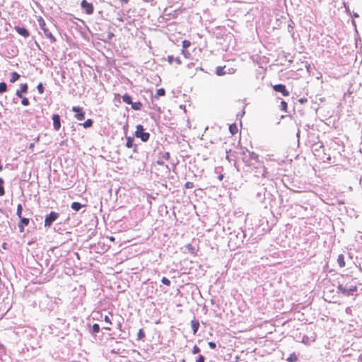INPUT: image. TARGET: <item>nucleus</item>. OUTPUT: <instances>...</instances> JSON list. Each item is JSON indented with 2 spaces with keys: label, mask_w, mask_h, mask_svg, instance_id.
Here are the masks:
<instances>
[{
  "label": "nucleus",
  "mask_w": 362,
  "mask_h": 362,
  "mask_svg": "<svg viewBox=\"0 0 362 362\" xmlns=\"http://www.w3.org/2000/svg\"><path fill=\"white\" fill-rule=\"evenodd\" d=\"M161 281L163 284H165L168 286H169L170 285V281L166 277H163L161 279Z\"/></svg>",
  "instance_id": "nucleus-34"
},
{
  "label": "nucleus",
  "mask_w": 362,
  "mask_h": 362,
  "mask_svg": "<svg viewBox=\"0 0 362 362\" xmlns=\"http://www.w3.org/2000/svg\"><path fill=\"white\" fill-rule=\"evenodd\" d=\"M7 90V85L6 83L4 82H1L0 83V93H4L6 92Z\"/></svg>",
  "instance_id": "nucleus-29"
},
{
  "label": "nucleus",
  "mask_w": 362,
  "mask_h": 362,
  "mask_svg": "<svg viewBox=\"0 0 362 362\" xmlns=\"http://www.w3.org/2000/svg\"><path fill=\"white\" fill-rule=\"evenodd\" d=\"M59 216V214L57 212L52 211L49 214L45 216V226L50 227L54 221H55Z\"/></svg>",
  "instance_id": "nucleus-5"
},
{
  "label": "nucleus",
  "mask_w": 362,
  "mask_h": 362,
  "mask_svg": "<svg viewBox=\"0 0 362 362\" xmlns=\"http://www.w3.org/2000/svg\"><path fill=\"white\" fill-rule=\"evenodd\" d=\"M120 2L124 4H127L129 2V0H120Z\"/></svg>",
  "instance_id": "nucleus-42"
},
{
  "label": "nucleus",
  "mask_w": 362,
  "mask_h": 362,
  "mask_svg": "<svg viewBox=\"0 0 362 362\" xmlns=\"http://www.w3.org/2000/svg\"><path fill=\"white\" fill-rule=\"evenodd\" d=\"M29 148H30V149H33V148H34V144H33V143H32V144H30V146H29Z\"/></svg>",
  "instance_id": "nucleus-44"
},
{
  "label": "nucleus",
  "mask_w": 362,
  "mask_h": 362,
  "mask_svg": "<svg viewBox=\"0 0 362 362\" xmlns=\"http://www.w3.org/2000/svg\"><path fill=\"white\" fill-rule=\"evenodd\" d=\"M199 351H200V349L197 345H194L192 349V354H197L199 353Z\"/></svg>",
  "instance_id": "nucleus-37"
},
{
  "label": "nucleus",
  "mask_w": 362,
  "mask_h": 362,
  "mask_svg": "<svg viewBox=\"0 0 362 362\" xmlns=\"http://www.w3.org/2000/svg\"><path fill=\"white\" fill-rule=\"evenodd\" d=\"M205 358L203 355H200L196 362H204Z\"/></svg>",
  "instance_id": "nucleus-39"
},
{
  "label": "nucleus",
  "mask_w": 362,
  "mask_h": 362,
  "mask_svg": "<svg viewBox=\"0 0 362 362\" xmlns=\"http://www.w3.org/2000/svg\"><path fill=\"white\" fill-rule=\"evenodd\" d=\"M71 110L76 112L75 118L77 120H83L85 117V112L83 110L82 107L74 106L72 107Z\"/></svg>",
  "instance_id": "nucleus-8"
},
{
  "label": "nucleus",
  "mask_w": 362,
  "mask_h": 362,
  "mask_svg": "<svg viewBox=\"0 0 362 362\" xmlns=\"http://www.w3.org/2000/svg\"><path fill=\"white\" fill-rule=\"evenodd\" d=\"M38 23L40 28L43 30L45 36L49 39L51 42H54L56 41V38L52 34V33L46 28V23L42 17H40V18L38 19Z\"/></svg>",
  "instance_id": "nucleus-2"
},
{
  "label": "nucleus",
  "mask_w": 362,
  "mask_h": 362,
  "mask_svg": "<svg viewBox=\"0 0 362 362\" xmlns=\"http://www.w3.org/2000/svg\"><path fill=\"white\" fill-rule=\"evenodd\" d=\"M4 180L0 177V197L4 196L5 194V190L4 187Z\"/></svg>",
  "instance_id": "nucleus-26"
},
{
  "label": "nucleus",
  "mask_w": 362,
  "mask_h": 362,
  "mask_svg": "<svg viewBox=\"0 0 362 362\" xmlns=\"http://www.w3.org/2000/svg\"><path fill=\"white\" fill-rule=\"evenodd\" d=\"M112 314H110V317L108 316V315H105V317H104V320L105 322L107 324V326L106 327H104V329H107V330H111V327L110 326L112 325Z\"/></svg>",
  "instance_id": "nucleus-15"
},
{
  "label": "nucleus",
  "mask_w": 362,
  "mask_h": 362,
  "mask_svg": "<svg viewBox=\"0 0 362 362\" xmlns=\"http://www.w3.org/2000/svg\"><path fill=\"white\" fill-rule=\"evenodd\" d=\"M135 136L138 138H140L142 141H147L150 137L149 133L144 132V129L141 124H138L136 126Z\"/></svg>",
  "instance_id": "nucleus-4"
},
{
  "label": "nucleus",
  "mask_w": 362,
  "mask_h": 362,
  "mask_svg": "<svg viewBox=\"0 0 362 362\" xmlns=\"http://www.w3.org/2000/svg\"><path fill=\"white\" fill-rule=\"evenodd\" d=\"M110 240L111 241H114V240H115V238H114V237H110Z\"/></svg>",
  "instance_id": "nucleus-46"
},
{
  "label": "nucleus",
  "mask_w": 362,
  "mask_h": 362,
  "mask_svg": "<svg viewBox=\"0 0 362 362\" xmlns=\"http://www.w3.org/2000/svg\"><path fill=\"white\" fill-rule=\"evenodd\" d=\"M182 49L181 51V54L186 58L189 59L191 57V53L187 49L189 47L191 46L190 41L187 40H184L182 41Z\"/></svg>",
  "instance_id": "nucleus-7"
},
{
  "label": "nucleus",
  "mask_w": 362,
  "mask_h": 362,
  "mask_svg": "<svg viewBox=\"0 0 362 362\" xmlns=\"http://www.w3.org/2000/svg\"><path fill=\"white\" fill-rule=\"evenodd\" d=\"M122 100L126 104L131 105L132 108L134 110H140L142 107V103L141 102L137 101L133 103L131 96L127 93L124 94L122 96Z\"/></svg>",
  "instance_id": "nucleus-3"
},
{
  "label": "nucleus",
  "mask_w": 362,
  "mask_h": 362,
  "mask_svg": "<svg viewBox=\"0 0 362 362\" xmlns=\"http://www.w3.org/2000/svg\"><path fill=\"white\" fill-rule=\"evenodd\" d=\"M298 358V356L295 353H292L290 356L286 358L288 362H296Z\"/></svg>",
  "instance_id": "nucleus-21"
},
{
  "label": "nucleus",
  "mask_w": 362,
  "mask_h": 362,
  "mask_svg": "<svg viewBox=\"0 0 362 362\" xmlns=\"http://www.w3.org/2000/svg\"><path fill=\"white\" fill-rule=\"evenodd\" d=\"M22 210H23L22 205L21 204H19L17 206V210H16V215L18 216V218L22 217Z\"/></svg>",
  "instance_id": "nucleus-27"
},
{
  "label": "nucleus",
  "mask_w": 362,
  "mask_h": 362,
  "mask_svg": "<svg viewBox=\"0 0 362 362\" xmlns=\"http://www.w3.org/2000/svg\"><path fill=\"white\" fill-rule=\"evenodd\" d=\"M82 206L83 205L81 204L76 202H73L71 205V209L75 211H78L82 208Z\"/></svg>",
  "instance_id": "nucleus-19"
},
{
  "label": "nucleus",
  "mask_w": 362,
  "mask_h": 362,
  "mask_svg": "<svg viewBox=\"0 0 362 362\" xmlns=\"http://www.w3.org/2000/svg\"><path fill=\"white\" fill-rule=\"evenodd\" d=\"M20 78V74L17 72H12L11 74L10 82L14 83Z\"/></svg>",
  "instance_id": "nucleus-20"
},
{
  "label": "nucleus",
  "mask_w": 362,
  "mask_h": 362,
  "mask_svg": "<svg viewBox=\"0 0 362 362\" xmlns=\"http://www.w3.org/2000/svg\"><path fill=\"white\" fill-rule=\"evenodd\" d=\"M181 362H185V360L182 359Z\"/></svg>",
  "instance_id": "nucleus-47"
},
{
  "label": "nucleus",
  "mask_w": 362,
  "mask_h": 362,
  "mask_svg": "<svg viewBox=\"0 0 362 362\" xmlns=\"http://www.w3.org/2000/svg\"><path fill=\"white\" fill-rule=\"evenodd\" d=\"M22 99L21 100V104L24 106H28L29 105V100L27 98L25 97H23V98H21Z\"/></svg>",
  "instance_id": "nucleus-32"
},
{
  "label": "nucleus",
  "mask_w": 362,
  "mask_h": 362,
  "mask_svg": "<svg viewBox=\"0 0 362 362\" xmlns=\"http://www.w3.org/2000/svg\"><path fill=\"white\" fill-rule=\"evenodd\" d=\"M218 180H222L223 178V175H220L218 177Z\"/></svg>",
  "instance_id": "nucleus-43"
},
{
  "label": "nucleus",
  "mask_w": 362,
  "mask_h": 362,
  "mask_svg": "<svg viewBox=\"0 0 362 362\" xmlns=\"http://www.w3.org/2000/svg\"><path fill=\"white\" fill-rule=\"evenodd\" d=\"M208 345H209V346L211 349H216V343H214V342H213V341H210V342H209V343H208Z\"/></svg>",
  "instance_id": "nucleus-38"
},
{
  "label": "nucleus",
  "mask_w": 362,
  "mask_h": 362,
  "mask_svg": "<svg viewBox=\"0 0 362 362\" xmlns=\"http://www.w3.org/2000/svg\"><path fill=\"white\" fill-rule=\"evenodd\" d=\"M145 337V333L142 329H140L137 334V338L139 340H142Z\"/></svg>",
  "instance_id": "nucleus-28"
},
{
  "label": "nucleus",
  "mask_w": 362,
  "mask_h": 362,
  "mask_svg": "<svg viewBox=\"0 0 362 362\" xmlns=\"http://www.w3.org/2000/svg\"><path fill=\"white\" fill-rule=\"evenodd\" d=\"M157 163H158V165H163V163L162 161H160V160H158V161H157Z\"/></svg>",
  "instance_id": "nucleus-45"
},
{
  "label": "nucleus",
  "mask_w": 362,
  "mask_h": 362,
  "mask_svg": "<svg viewBox=\"0 0 362 362\" xmlns=\"http://www.w3.org/2000/svg\"><path fill=\"white\" fill-rule=\"evenodd\" d=\"M168 62L170 64H173V62H175L177 65H180V64H182V62H181V60H180V59L179 57L175 58L172 55L168 56Z\"/></svg>",
  "instance_id": "nucleus-16"
},
{
  "label": "nucleus",
  "mask_w": 362,
  "mask_h": 362,
  "mask_svg": "<svg viewBox=\"0 0 362 362\" xmlns=\"http://www.w3.org/2000/svg\"><path fill=\"white\" fill-rule=\"evenodd\" d=\"M93 331L95 333H98L100 331V326L98 324H93Z\"/></svg>",
  "instance_id": "nucleus-36"
},
{
  "label": "nucleus",
  "mask_w": 362,
  "mask_h": 362,
  "mask_svg": "<svg viewBox=\"0 0 362 362\" xmlns=\"http://www.w3.org/2000/svg\"><path fill=\"white\" fill-rule=\"evenodd\" d=\"M163 158L165 160H169L170 158V153L168 152H165L164 155L163 156Z\"/></svg>",
  "instance_id": "nucleus-40"
},
{
  "label": "nucleus",
  "mask_w": 362,
  "mask_h": 362,
  "mask_svg": "<svg viewBox=\"0 0 362 362\" xmlns=\"http://www.w3.org/2000/svg\"><path fill=\"white\" fill-rule=\"evenodd\" d=\"M81 6L85 10L86 14L91 15L93 13L94 7L92 3H89L86 0H82Z\"/></svg>",
  "instance_id": "nucleus-6"
},
{
  "label": "nucleus",
  "mask_w": 362,
  "mask_h": 362,
  "mask_svg": "<svg viewBox=\"0 0 362 362\" xmlns=\"http://www.w3.org/2000/svg\"><path fill=\"white\" fill-rule=\"evenodd\" d=\"M308 101L307 98H300L298 100V102L300 103V104H303L305 103H306Z\"/></svg>",
  "instance_id": "nucleus-41"
},
{
  "label": "nucleus",
  "mask_w": 362,
  "mask_h": 362,
  "mask_svg": "<svg viewBox=\"0 0 362 362\" xmlns=\"http://www.w3.org/2000/svg\"><path fill=\"white\" fill-rule=\"evenodd\" d=\"M186 247H187V249L188 250V251H189L191 254H193V255H194V254H195L196 250H195L194 247L192 245H191V244H188V245H186Z\"/></svg>",
  "instance_id": "nucleus-30"
},
{
  "label": "nucleus",
  "mask_w": 362,
  "mask_h": 362,
  "mask_svg": "<svg viewBox=\"0 0 362 362\" xmlns=\"http://www.w3.org/2000/svg\"><path fill=\"white\" fill-rule=\"evenodd\" d=\"M165 90L164 88H159L156 91V95H155V98H159L161 96H163L165 95Z\"/></svg>",
  "instance_id": "nucleus-23"
},
{
  "label": "nucleus",
  "mask_w": 362,
  "mask_h": 362,
  "mask_svg": "<svg viewBox=\"0 0 362 362\" xmlns=\"http://www.w3.org/2000/svg\"><path fill=\"white\" fill-rule=\"evenodd\" d=\"M82 125L84 128L90 127L93 125V120L91 119H88L82 124Z\"/></svg>",
  "instance_id": "nucleus-25"
},
{
  "label": "nucleus",
  "mask_w": 362,
  "mask_h": 362,
  "mask_svg": "<svg viewBox=\"0 0 362 362\" xmlns=\"http://www.w3.org/2000/svg\"><path fill=\"white\" fill-rule=\"evenodd\" d=\"M53 127L56 131H58L61 127L60 117L57 114L52 115Z\"/></svg>",
  "instance_id": "nucleus-11"
},
{
  "label": "nucleus",
  "mask_w": 362,
  "mask_h": 362,
  "mask_svg": "<svg viewBox=\"0 0 362 362\" xmlns=\"http://www.w3.org/2000/svg\"><path fill=\"white\" fill-rule=\"evenodd\" d=\"M28 90V86L27 83H21L20 85V90H17L16 92V96L18 98H23L22 93H26Z\"/></svg>",
  "instance_id": "nucleus-10"
},
{
  "label": "nucleus",
  "mask_w": 362,
  "mask_h": 362,
  "mask_svg": "<svg viewBox=\"0 0 362 362\" xmlns=\"http://www.w3.org/2000/svg\"><path fill=\"white\" fill-rule=\"evenodd\" d=\"M126 146L128 148H134V150L136 149V146L134 145V139L132 137L129 136L127 138Z\"/></svg>",
  "instance_id": "nucleus-18"
},
{
  "label": "nucleus",
  "mask_w": 362,
  "mask_h": 362,
  "mask_svg": "<svg viewBox=\"0 0 362 362\" xmlns=\"http://www.w3.org/2000/svg\"><path fill=\"white\" fill-rule=\"evenodd\" d=\"M194 187V185L193 182H187L185 184V187L186 189H192Z\"/></svg>",
  "instance_id": "nucleus-35"
},
{
  "label": "nucleus",
  "mask_w": 362,
  "mask_h": 362,
  "mask_svg": "<svg viewBox=\"0 0 362 362\" xmlns=\"http://www.w3.org/2000/svg\"><path fill=\"white\" fill-rule=\"evenodd\" d=\"M338 289L343 295L349 296H352L354 292L357 291V286L356 285L347 286V285L340 284L338 286Z\"/></svg>",
  "instance_id": "nucleus-1"
},
{
  "label": "nucleus",
  "mask_w": 362,
  "mask_h": 362,
  "mask_svg": "<svg viewBox=\"0 0 362 362\" xmlns=\"http://www.w3.org/2000/svg\"><path fill=\"white\" fill-rule=\"evenodd\" d=\"M229 131L233 135L237 134L238 131V126L235 123L230 124L229 126Z\"/></svg>",
  "instance_id": "nucleus-22"
},
{
  "label": "nucleus",
  "mask_w": 362,
  "mask_h": 362,
  "mask_svg": "<svg viewBox=\"0 0 362 362\" xmlns=\"http://www.w3.org/2000/svg\"><path fill=\"white\" fill-rule=\"evenodd\" d=\"M19 218L21 219V222L18 224V228L21 232H23L24 226H28L29 224L30 221H29V218H28L21 217Z\"/></svg>",
  "instance_id": "nucleus-13"
},
{
  "label": "nucleus",
  "mask_w": 362,
  "mask_h": 362,
  "mask_svg": "<svg viewBox=\"0 0 362 362\" xmlns=\"http://www.w3.org/2000/svg\"><path fill=\"white\" fill-rule=\"evenodd\" d=\"M37 90H38L40 94H42L44 93V88H43V86H42V83H40L37 86Z\"/></svg>",
  "instance_id": "nucleus-33"
},
{
  "label": "nucleus",
  "mask_w": 362,
  "mask_h": 362,
  "mask_svg": "<svg viewBox=\"0 0 362 362\" xmlns=\"http://www.w3.org/2000/svg\"><path fill=\"white\" fill-rule=\"evenodd\" d=\"M191 326H192V328L193 330V334L195 335L197 332V330L199 329V322L197 320H196L195 318H194L191 321Z\"/></svg>",
  "instance_id": "nucleus-14"
},
{
  "label": "nucleus",
  "mask_w": 362,
  "mask_h": 362,
  "mask_svg": "<svg viewBox=\"0 0 362 362\" xmlns=\"http://www.w3.org/2000/svg\"><path fill=\"white\" fill-rule=\"evenodd\" d=\"M14 29L18 33V34L24 37H28L30 35L29 31L25 28L15 26Z\"/></svg>",
  "instance_id": "nucleus-12"
},
{
  "label": "nucleus",
  "mask_w": 362,
  "mask_h": 362,
  "mask_svg": "<svg viewBox=\"0 0 362 362\" xmlns=\"http://www.w3.org/2000/svg\"><path fill=\"white\" fill-rule=\"evenodd\" d=\"M273 89L279 93H281L284 96H288L289 92L286 90V88L283 84H276L273 86Z\"/></svg>",
  "instance_id": "nucleus-9"
},
{
  "label": "nucleus",
  "mask_w": 362,
  "mask_h": 362,
  "mask_svg": "<svg viewBox=\"0 0 362 362\" xmlns=\"http://www.w3.org/2000/svg\"><path fill=\"white\" fill-rule=\"evenodd\" d=\"M337 263L339 264V266L340 267H345L346 265V262H345V259H344V255L341 254L339 255H338V257H337Z\"/></svg>",
  "instance_id": "nucleus-17"
},
{
  "label": "nucleus",
  "mask_w": 362,
  "mask_h": 362,
  "mask_svg": "<svg viewBox=\"0 0 362 362\" xmlns=\"http://www.w3.org/2000/svg\"><path fill=\"white\" fill-rule=\"evenodd\" d=\"M287 108H288V105H287V103L284 100H282L281 102V110H283L284 112H287Z\"/></svg>",
  "instance_id": "nucleus-31"
},
{
  "label": "nucleus",
  "mask_w": 362,
  "mask_h": 362,
  "mask_svg": "<svg viewBox=\"0 0 362 362\" xmlns=\"http://www.w3.org/2000/svg\"><path fill=\"white\" fill-rule=\"evenodd\" d=\"M216 74L218 76H223L226 74V71H224V67L223 66H218L216 68Z\"/></svg>",
  "instance_id": "nucleus-24"
}]
</instances>
